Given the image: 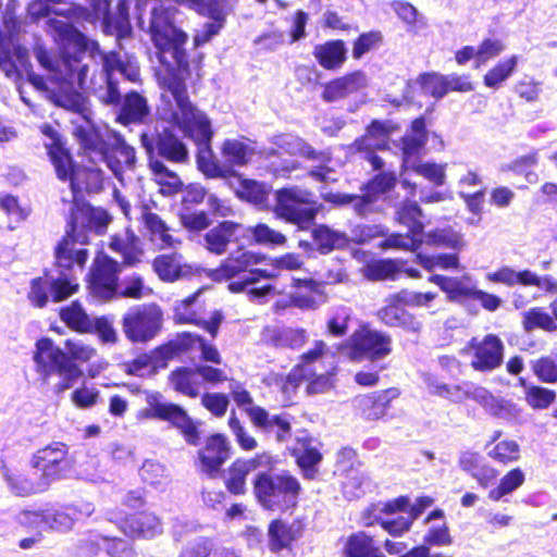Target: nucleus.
<instances>
[{"label": "nucleus", "mask_w": 557, "mask_h": 557, "mask_svg": "<svg viewBox=\"0 0 557 557\" xmlns=\"http://www.w3.org/2000/svg\"><path fill=\"white\" fill-rule=\"evenodd\" d=\"M40 131L47 138L45 147L47 148L50 161L55 169L57 176L59 178H66L69 173L65 165L71 168V157L69 151L63 147L58 132L52 126L44 124L40 127Z\"/></svg>", "instance_id": "37"}, {"label": "nucleus", "mask_w": 557, "mask_h": 557, "mask_svg": "<svg viewBox=\"0 0 557 557\" xmlns=\"http://www.w3.org/2000/svg\"><path fill=\"white\" fill-rule=\"evenodd\" d=\"M368 85L369 79L366 73L355 71L326 83L322 98L327 102L337 101L366 89Z\"/></svg>", "instance_id": "32"}, {"label": "nucleus", "mask_w": 557, "mask_h": 557, "mask_svg": "<svg viewBox=\"0 0 557 557\" xmlns=\"http://www.w3.org/2000/svg\"><path fill=\"white\" fill-rule=\"evenodd\" d=\"M421 210L413 201L405 203L397 211V219L401 224H405L409 234H393L387 237L381 246L383 248H394L401 250H416L422 243L421 232L423 228L420 222Z\"/></svg>", "instance_id": "21"}, {"label": "nucleus", "mask_w": 557, "mask_h": 557, "mask_svg": "<svg viewBox=\"0 0 557 557\" xmlns=\"http://www.w3.org/2000/svg\"><path fill=\"white\" fill-rule=\"evenodd\" d=\"M458 466L483 488L488 487L498 476L497 469L486 463L478 451H462L458 458Z\"/></svg>", "instance_id": "34"}, {"label": "nucleus", "mask_w": 557, "mask_h": 557, "mask_svg": "<svg viewBox=\"0 0 557 557\" xmlns=\"http://www.w3.org/2000/svg\"><path fill=\"white\" fill-rule=\"evenodd\" d=\"M233 454L232 443L224 433H212L205 437L197 449L195 465L208 478H218Z\"/></svg>", "instance_id": "16"}, {"label": "nucleus", "mask_w": 557, "mask_h": 557, "mask_svg": "<svg viewBox=\"0 0 557 557\" xmlns=\"http://www.w3.org/2000/svg\"><path fill=\"white\" fill-rule=\"evenodd\" d=\"M399 302H404L400 293L389 297L388 305L380 312L381 319L391 325H401L412 331L419 330L421 326L420 322L398 306Z\"/></svg>", "instance_id": "46"}, {"label": "nucleus", "mask_w": 557, "mask_h": 557, "mask_svg": "<svg viewBox=\"0 0 557 557\" xmlns=\"http://www.w3.org/2000/svg\"><path fill=\"white\" fill-rule=\"evenodd\" d=\"M325 350H308L286 376V383L297 388L305 383L307 395L326 393L335 387L337 366L334 356L327 360Z\"/></svg>", "instance_id": "6"}, {"label": "nucleus", "mask_w": 557, "mask_h": 557, "mask_svg": "<svg viewBox=\"0 0 557 557\" xmlns=\"http://www.w3.org/2000/svg\"><path fill=\"white\" fill-rule=\"evenodd\" d=\"M425 243L434 246H443L457 251L466 247L463 235L451 227L437 228L425 236Z\"/></svg>", "instance_id": "58"}, {"label": "nucleus", "mask_w": 557, "mask_h": 557, "mask_svg": "<svg viewBox=\"0 0 557 557\" xmlns=\"http://www.w3.org/2000/svg\"><path fill=\"white\" fill-rule=\"evenodd\" d=\"M524 482V471L519 467L512 468L499 479V482L495 487L488 491L487 497L492 502H499L505 496L520 488Z\"/></svg>", "instance_id": "47"}, {"label": "nucleus", "mask_w": 557, "mask_h": 557, "mask_svg": "<svg viewBox=\"0 0 557 557\" xmlns=\"http://www.w3.org/2000/svg\"><path fill=\"white\" fill-rule=\"evenodd\" d=\"M120 265L103 252H99L94 261L89 288L90 293L100 300L111 299L116 290Z\"/></svg>", "instance_id": "25"}, {"label": "nucleus", "mask_w": 557, "mask_h": 557, "mask_svg": "<svg viewBox=\"0 0 557 557\" xmlns=\"http://www.w3.org/2000/svg\"><path fill=\"white\" fill-rule=\"evenodd\" d=\"M320 446L321 443L307 429H300L288 448L289 455L306 480L312 481L318 478L319 465L323 460Z\"/></svg>", "instance_id": "18"}, {"label": "nucleus", "mask_w": 557, "mask_h": 557, "mask_svg": "<svg viewBox=\"0 0 557 557\" xmlns=\"http://www.w3.org/2000/svg\"><path fill=\"white\" fill-rule=\"evenodd\" d=\"M426 140L425 124L422 119H417L411 124L410 133L403 138V173L413 171L435 186H442L446 182V163L418 162L416 154L423 147ZM401 184L414 191L416 186L411 185L406 177Z\"/></svg>", "instance_id": "7"}, {"label": "nucleus", "mask_w": 557, "mask_h": 557, "mask_svg": "<svg viewBox=\"0 0 557 557\" xmlns=\"http://www.w3.org/2000/svg\"><path fill=\"white\" fill-rule=\"evenodd\" d=\"M18 32L15 7L8 3L0 12V69L8 77H18L28 67L27 50L17 42Z\"/></svg>", "instance_id": "8"}, {"label": "nucleus", "mask_w": 557, "mask_h": 557, "mask_svg": "<svg viewBox=\"0 0 557 557\" xmlns=\"http://www.w3.org/2000/svg\"><path fill=\"white\" fill-rule=\"evenodd\" d=\"M249 411L251 425L263 435L273 436L277 443H285L290 438L292 417L287 412L270 414L265 408H252Z\"/></svg>", "instance_id": "27"}, {"label": "nucleus", "mask_w": 557, "mask_h": 557, "mask_svg": "<svg viewBox=\"0 0 557 557\" xmlns=\"http://www.w3.org/2000/svg\"><path fill=\"white\" fill-rule=\"evenodd\" d=\"M361 517L366 527L379 524L384 531L394 537L403 536L411 529L413 523V520L409 515L408 517L398 516L393 519L375 518L373 521H369V508H366L362 511Z\"/></svg>", "instance_id": "52"}, {"label": "nucleus", "mask_w": 557, "mask_h": 557, "mask_svg": "<svg viewBox=\"0 0 557 557\" xmlns=\"http://www.w3.org/2000/svg\"><path fill=\"white\" fill-rule=\"evenodd\" d=\"M196 367H178L169 374V382L173 389L189 398H197L200 394V382L196 379Z\"/></svg>", "instance_id": "44"}, {"label": "nucleus", "mask_w": 557, "mask_h": 557, "mask_svg": "<svg viewBox=\"0 0 557 557\" xmlns=\"http://www.w3.org/2000/svg\"><path fill=\"white\" fill-rule=\"evenodd\" d=\"M200 15L208 16L212 22L206 23L194 35V45L200 47L211 40L223 28L226 12L223 0H175Z\"/></svg>", "instance_id": "22"}, {"label": "nucleus", "mask_w": 557, "mask_h": 557, "mask_svg": "<svg viewBox=\"0 0 557 557\" xmlns=\"http://www.w3.org/2000/svg\"><path fill=\"white\" fill-rule=\"evenodd\" d=\"M251 484L257 503L268 511H293L302 493L300 481L287 470L280 473L261 471Z\"/></svg>", "instance_id": "5"}, {"label": "nucleus", "mask_w": 557, "mask_h": 557, "mask_svg": "<svg viewBox=\"0 0 557 557\" xmlns=\"http://www.w3.org/2000/svg\"><path fill=\"white\" fill-rule=\"evenodd\" d=\"M242 231H244L243 225L224 221L206 234V246L209 251L222 255L233 238L238 239L237 235H242Z\"/></svg>", "instance_id": "39"}, {"label": "nucleus", "mask_w": 557, "mask_h": 557, "mask_svg": "<svg viewBox=\"0 0 557 557\" xmlns=\"http://www.w3.org/2000/svg\"><path fill=\"white\" fill-rule=\"evenodd\" d=\"M389 344L387 335L369 325H362L352 334L350 348H386Z\"/></svg>", "instance_id": "51"}, {"label": "nucleus", "mask_w": 557, "mask_h": 557, "mask_svg": "<svg viewBox=\"0 0 557 557\" xmlns=\"http://www.w3.org/2000/svg\"><path fill=\"white\" fill-rule=\"evenodd\" d=\"M361 467L362 462L358 459V454L354 448L343 447L338 451L336 471L342 478V492L348 498L359 497L363 493V485L368 478Z\"/></svg>", "instance_id": "23"}, {"label": "nucleus", "mask_w": 557, "mask_h": 557, "mask_svg": "<svg viewBox=\"0 0 557 557\" xmlns=\"http://www.w3.org/2000/svg\"><path fill=\"white\" fill-rule=\"evenodd\" d=\"M150 168L162 194L172 195L178 191L182 183L176 174L170 172L164 164L158 160H151Z\"/></svg>", "instance_id": "61"}, {"label": "nucleus", "mask_w": 557, "mask_h": 557, "mask_svg": "<svg viewBox=\"0 0 557 557\" xmlns=\"http://www.w3.org/2000/svg\"><path fill=\"white\" fill-rule=\"evenodd\" d=\"M137 4L139 10L151 4L148 32L161 63L158 73L160 84L164 89L161 100L163 101V95L170 94L171 87L176 84L181 85L186 94L184 79L188 76V61L184 47L188 35L173 23L176 9L165 7L160 0H138Z\"/></svg>", "instance_id": "2"}, {"label": "nucleus", "mask_w": 557, "mask_h": 557, "mask_svg": "<svg viewBox=\"0 0 557 557\" xmlns=\"http://www.w3.org/2000/svg\"><path fill=\"white\" fill-rule=\"evenodd\" d=\"M275 198V214L289 223L297 224L300 228H306L321 208L310 191L298 187L280 189Z\"/></svg>", "instance_id": "11"}, {"label": "nucleus", "mask_w": 557, "mask_h": 557, "mask_svg": "<svg viewBox=\"0 0 557 557\" xmlns=\"http://www.w3.org/2000/svg\"><path fill=\"white\" fill-rule=\"evenodd\" d=\"M342 553L344 557H385L375 537L362 530L346 537Z\"/></svg>", "instance_id": "36"}, {"label": "nucleus", "mask_w": 557, "mask_h": 557, "mask_svg": "<svg viewBox=\"0 0 557 557\" xmlns=\"http://www.w3.org/2000/svg\"><path fill=\"white\" fill-rule=\"evenodd\" d=\"M145 225L149 232L150 240L160 249L173 247L175 239L169 233L166 225L159 219L157 214L145 213Z\"/></svg>", "instance_id": "55"}, {"label": "nucleus", "mask_w": 557, "mask_h": 557, "mask_svg": "<svg viewBox=\"0 0 557 557\" xmlns=\"http://www.w3.org/2000/svg\"><path fill=\"white\" fill-rule=\"evenodd\" d=\"M162 312L156 305L136 306L122 318L125 336L134 344L152 339L160 331Z\"/></svg>", "instance_id": "15"}, {"label": "nucleus", "mask_w": 557, "mask_h": 557, "mask_svg": "<svg viewBox=\"0 0 557 557\" xmlns=\"http://www.w3.org/2000/svg\"><path fill=\"white\" fill-rule=\"evenodd\" d=\"M265 465H271V457L265 453L256 454L248 458H235L225 471L223 483L226 491L235 496L246 494L248 475Z\"/></svg>", "instance_id": "26"}, {"label": "nucleus", "mask_w": 557, "mask_h": 557, "mask_svg": "<svg viewBox=\"0 0 557 557\" xmlns=\"http://www.w3.org/2000/svg\"><path fill=\"white\" fill-rule=\"evenodd\" d=\"M61 319L73 330L81 333L91 332L94 329V320L83 309V307L73 302L61 310Z\"/></svg>", "instance_id": "56"}, {"label": "nucleus", "mask_w": 557, "mask_h": 557, "mask_svg": "<svg viewBox=\"0 0 557 557\" xmlns=\"http://www.w3.org/2000/svg\"><path fill=\"white\" fill-rule=\"evenodd\" d=\"M146 416L170 423L180 432L188 445L197 446L200 444V422L194 420L178 404L154 400L149 403Z\"/></svg>", "instance_id": "17"}, {"label": "nucleus", "mask_w": 557, "mask_h": 557, "mask_svg": "<svg viewBox=\"0 0 557 557\" xmlns=\"http://www.w3.org/2000/svg\"><path fill=\"white\" fill-rule=\"evenodd\" d=\"M391 350H349L348 359L356 363H362L369 370L379 372L386 370L388 363L385 361Z\"/></svg>", "instance_id": "59"}, {"label": "nucleus", "mask_w": 557, "mask_h": 557, "mask_svg": "<svg viewBox=\"0 0 557 557\" xmlns=\"http://www.w3.org/2000/svg\"><path fill=\"white\" fill-rule=\"evenodd\" d=\"M69 176L61 178L62 181H70L71 188L76 198V194L83 190L86 191H98L102 186V174L97 169H74L71 163V168L65 165Z\"/></svg>", "instance_id": "43"}, {"label": "nucleus", "mask_w": 557, "mask_h": 557, "mask_svg": "<svg viewBox=\"0 0 557 557\" xmlns=\"http://www.w3.org/2000/svg\"><path fill=\"white\" fill-rule=\"evenodd\" d=\"M49 24L54 32L55 40L63 47V57L57 59L41 46L36 47L35 58L48 74L41 77L35 73H28V81L36 89L45 92L55 106L77 114V119L73 122L74 135L86 149L96 152L101 160H104L114 175L122 181V169L134 164L135 151L132 147L119 143L117 138H115V147L109 150L104 138L108 131L106 129V134H102L92 124L91 111L81 92L94 88V79L87 82L88 66L82 64L77 57L71 55L72 51L75 53L90 51L94 54L98 50V44L63 20H50Z\"/></svg>", "instance_id": "1"}, {"label": "nucleus", "mask_w": 557, "mask_h": 557, "mask_svg": "<svg viewBox=\"0 0 557 557\" xmlns=\"http://www.w3.org/2000/svg\"><path fill=\"white\" fill-rule=\"evenodd\" d=\"M220 153L224 166L234 171L235 166H245L248 164L256 151L255 147L247 139H226L220 147Z\"/></svg>", "instance_id": "38"}, {"label": "nucleus", "mask_w": 557, "mask_h": 557, "mask_svg": "<svg viewBox=\"0 0 557 557\" xmlns=\"http://www.w3.org/2000/svg\"><path fill=\"white\" fill-rule=\"evenodd\" d=\"M108 0H34L29 3L27 12L32 20L36 21L54 13L61 16H73L94 22L106 17Z\"/></svg>", "instance_id": "10"}, {"label": "nucleus", "mask_w": 557, "mask_h": 557, "mask_svg": "<svg viewBox=\"0 0 557 557\" xmlns=\"http://www.w3.org/2000/svg\"><path fill=\"white\" fill-rule=\"evenodd\" d=\"M102 62L107 83V96L102 99L107 103H114L119 100V91L113 79L115 72H119L131 82H136L139 76V69L135 60L126 54L122 55L116 52L103 54Z\"/></svg>", "instance_id": "28"}, {"label": "nucleus", "mask_w": 557, "mask_h": 557, "mask_svg": "<svg viewBox=\"0 0 557 557\" xmlns=\"http://www.w3.org/2000/svg\"><path fill=\"white\" fill-rule=\"evenodd\" d=\"M51 299L55 302L62 301L78 290V283L75 278L66 275L59 277L49 276Z\"/></svg>", "instance_id": "63"}, {"label": "nucleus", "mask_w": 557, "mask_h": 557, "mask_svg": "<svg viewBox=\"0 0 557 557\" xmlns=\"http://www.w3.org/2000/svg\"><path fill=\"white\" fill-rule=\"evenodd\" d=\"M85 350H35L34 361L36 372L46 381L53 375L61 380L55 385V393L71 388L74 382L83 375L76 360Z\"/></svg>", "instance_id": "9"}, {"label": "nucleus", "mask_w": 557, "mask_h": 557, "mask_svg": "<svg viewBox=\"0 0 557 557\" xmlns=\"http://www.w3.org/2000/svg\"><path fill=\"white\" fill-rule=\"evenodd\" d=\"M396 129L391 122H373L367 131V134L356 143L358 150L367 153V159L374 169H381V159L374 156L373 150H381L387 146L389 135Z\"/></svg>", "instance_id": "31"}, {"label": "nucleus", "mask_w": 557, "mask_h": 557, "mask_svg": "<svg viewBox=\"0 0 557 557\" xmlns=\"http://www.w3.org/2000/svg\"><path fill=\"white\" fill-rule=\"evenodd\" d=\"M306 522L304 518H295L288 521L276 517L267 528L268 549L271 554L278 555L282 552H293L296 543L304 536Z\"/></svg>", "instance_id": "20"}, {"label": "nucleus", "mask_w": 557, "mask_h": 557, "mask_svg": "<svg viewBox=\"0 0 557 557\" xmlns=\"http://www.w3.org/2000/svg\"><path fill=\"white\" fill-rule=\"evenodd\" d=\"M242 236L252 238L256 244L265 246H282L286 243V237L282 233L260 223L253 227H244Z\"/></svg>", "instance_id": "57"}, {"label": "nucleus", "mask_w": 557, "mask_h": 557, "mask_svg": "<svg viewBox=\"0 0 557 557\" xmlns=\"http://www.w3.org/2000/svg\"><path fill=\"white\" fill-rule=\"evenodd\" d=\"M139 239L131 232H126L123 238L115 236L110 247L123 255L125 262L134 264L140 260L141 249L138 246Z\"/></svg>", "instance_id": "60"}, {"label": "nucleus", "mask_w": 557, "mask_h": 557, "mask_svg": "<svg viewBox=\"0 0 557 557\" xmlns=\"http://www.w3.org/2000/svg\"><path fill=\"white\" fill-rule=\"evenodd\" d=\"M30 462L39 470L41 478L46 479L48 487L52 482L64 479L73 467L69 445L58 441L35 450Z\"/></svg>", "instance_id": "14"}, {"label": "nucleus", "mask_w": 557, "mask_h": 557, "mask_svg": "<svg viewBox=\"0 0 557 557\" xmlns=\"http://www.w3.org/2000/svg\"><path fill=\"white\" fill-rule=\"evenodd\" d=\"M148 113V108L144 98L137 94L126 96L120 119L125 122L141 121Z\"/></svg>", "instance_id": "64"}, {"label": "nucleus", "mask_w": 557, "mask_h": 557, "mask_svg": "<svg viewBox=\"0 0 557 557\" xmlns=\"http://www.w3.org/2000/svg\"><path fill=\"white\" fill-rule=\"evenodd\" d=\"M231 177H233L235 182H230V186L235 190L238 198L261 209L268 207L269 196L272 190L270 185L245 178L235 172Z\"/></svg>", "instance_id": "35"}, {"label": "nucleus", "mask_w": 557, "mask_h": 557, "mask_svg": "<svg viewBox=\"0 0 557 557\" xmlns=\"http://www.w3.org/2000/svg\"><path fill=\"white\" fill-rule=\"evenodd\" d=\"M196 300V295L182 300L175 307V319L178 322L201 324L202 327L214 337L218 329L223 321V314L220 311H214L209 320H201L197 318L196 312L190 310L191 304Z\"/></svg>", "instance_id": "42"}, {"label": "nucleus", "mask_w": 557, "mask_h": 557, "mask_svg": "<svg viewBox=\"0 0 557 557\" xmlns=\"http://www.w3.org/2000/svg\"><path fill=\"white\" fill-rule=\"evenodd\" d=\"M395 183L394 173H382L368 184L363 196L329 193L323 195V199L335 205L352 203L357 213L366 214L370 211L369 206L389 190Z\"/></svg>", "instance_id": "24"}, {"label": "nucleus", "mask_w": 557, "mask_h": 557, "mask_svg": "<svg viewBox=\"0 0 557 557\" xmlns=\"http://www.w3.org/2000/svg\"><path fill=\"white\" fill-rule=\"evenodd\" d=\"M518 62L519 57L516 54L499 60L484 75V85L493 89L499 88L515 73Z\"/></svg>", "instance_id": "48"}, {"label": "nucleus", "mask_w": 557, "mask_h": 557, "mask_svg": "<svg viewBox=\"0 0 557 557\" xmlns=\"http://www.w3.org/2000/svg\"><path fill=\"white\" fill-rule=\"evenodd\" d=\"M178 351L180 350H152V354H141L133 360L125 361L123 367L128 375L141 376L146 372L156 373L159 368H164L166 366L165 361L160 364L157 362V357L154 356L156 352H163L162 358L169 359Z\"/></svg>", "instance_id": "45"}, {"label": "nucleus", "mask_w": 557, "mask_h": 557, "mask_svg": "<svg viewBox=\"0 0 557 557\" xmlns=\"http://www.w3.org/2000/svg\"><path fill=\"white\" fill-rule=\"evenodd\" d=\"M263 257L251 251H244L238 257L227 258L219 269L211 270L208 275L213 281H228L242 273H246L245 277L237 281H232L228 284V290L232 293H240L247 286L252 285L259 281L260 277H272L273 274L261 269H250L253 265L261 263Z\"/></svg>", "instance_id": "12"}, {"label": "nucleus", "mask_w": 557, "mask_h": 557, "mask_svg": "<svg viewBox=\"0 0 557 557\" xmlns=\"http://www.w3.org/2000/svg\"><path fill=\"white\" fill-rule=\"evenodd\" d=\"M313 55L318 63L325 70H338L347 59V49L342 40H330L317 45Z\"/></svg>", "instance_id": "41"}, {"label": "nucleus", "mask_w": 557, "mask_h": 557, "mask_svg": "<svg viewBox=\"0 0 557 557\" xmlns=\"http://www.w3.org/2000/svg\"><path fill=\"white\" fill-rule=\"evenodd\" d=\"M391 5L398 18L406 24L409 33L417 35L425 28L426 22L423 15L410 2L398 0L392 2Z\"/></svg>", "instance_id": "50"}, {"label": "nucleus", "mask_w": 557, "mask_h": 557, "mask_svg": "<svg viewBox=\"0 0 557 557\" xmlns=\"http://www.w3.org/2000/svg\"><path fill=\"white\" fill-rule=\"evenodd\" d=\"M153 269L158 276L165 282H174L196 272L193 265L183 263L182 257L178 255H162L156 258Z\"/></svg>", "instance_id": "40"}, {"label": "nucleus", "mask_w": 557, "mask_h": 557, "mask_svg": "<svg viewBox=\"0 0 557 557\" xmlns=\"http://www.w3.org/2000/svg\"><path fill=\"white\" fill-rule=\"evenodd\" d=\"M295 290L289 296V305L304 310H315L325 300L324 285L312 278L294 280Z\"/></svg>", "instance_id": "33"}, {"label": "nucleus", "mask_w": 557, "mask_h": 557, "mask_svg": "<svg viewBox=\"0 0 557 557\" xmlns=\"http://www.w3.org/2000/svg\"><path fill=\"white\" fill-rule=\"evenodd\" d=\"M430 281L436 284L444 293L447 294L451 300L461 297L473 296L474 288L470 285V277L463 276L462 278L447 277L443 275H433Z\"/></svg>", "instance_id": "49"}, {"label": "nucleus", "mask_w": 557, "mask_h": 557, "mask_svg": "<svg viewBox=\"0 0 557 557\" xmlns=\"http://www.w3.org/2000/svg\"><path fill=\"white\" fill-rule=\"evenodd\" d=\"M227 425L242 450L251 451L258 447V441L249 434L234 409L230 413Z\"/></svg>", "instance_id": "62"}, {"label": "nucleus", "mask_w": 557, "mask_h": 557, "mask_svg": "<svg viewBox=\"0 0 557 557\" xmlns=\"http://www.w3.org/2000/svg\"><path fill=\"white\" fill-rule=\"evenodd\" d=\"M113 522L117 529L132 540L152 539L162 532L160 519L149 510L128 512L119 509L114 512Z\"/></svg>", "instance_id": "19"}, {"label": "nucleus", "mask_w": 557, "mask_h": 557, "mask_svg": "<svg viewBox=\"0 0 557 557\" xmlns=\"http://www.w3.org/2000/svg\"><path fill=\"white\" fill-rule=\"evenodd\" d=\"M110 221V215L101 208H94L86 203L76 205L72 212L71 232L66 233L55 248L58 265L66 270L82 271L88 259L85 246L88 245L89 238L85 230L100 234Z\"/></svg>", "instance_id": "4"}, {"label": "nucleus", "mask_w": 557, "mask_h": 557, "mask_svg": "<svg viewBox=\"0 0 557 557\" xmlns=\"http://www.w3.org/2000/svg\"><path fill=\"white\" fill-rule=\"evenodd\" d=\"M488 457L500 466H509L520 460L521 448L515 440L498 441L487 453Z\"/></svg>", "instance_id": "54"}, {"label": "nucleus", "mask_w": 557, "mask_h": 557, "mask_svg": "<svg viewBox=\"0 0 557 557\" xmlns=\"http://www.w3.org/2000/svg\"><path fill=\"white\" fill-rule=\"evenodd\" d=\"M0 472L8 488L16 496L26 497L49 490L35 466L22 460H1Z\"/></svg>", "instance_id": "13"}, {"label": "nucleus", "mask_w": 557, "mask_h": 557, "mask_svg": "<svg viewBox=\"0 0 557 557\" xmlns=\"http://www.w3.org/2000/svg\"><path fill=\"white\" fill-rule=\"evenodd\" d=\"M399 395L400 392L396 387L370 392L355 398L356 408L363 420L379 421L388 414L392 403Z\"/></svg>", "instance_id": "29"}, {"label": "nucleus", "mask_w": 557, "mask_h": 557, "mask_svg": "<svg viewBox=\"0 0 557 557\" xmlns=\"http://www.w3.org/2000/svg\"><path fill=\"white\" fill-rule=\"evenodd\" d=\"M160 114L198 145L197 166L207 178H230L234 175V171L224 166L223 161L219 162L215 159L210 148L213 136L210 121L203 112L191 104L181 85L172 86L170 94L163 95Z\"/></svg>", "instance_id": "3"}, {"label": "nucleus", "mask_w": 557, "mask_h": 557, "mask_svg": "<svg viewBox=\"0 0 557 557\" xmlns=\"http://www.w3.org/2000/svg\"><path fill=\"white\" fill-rule=\"evenodd\" d=\"M67 517L64 512L47 506L37 509H22L15 517L18 528L24 531L38 530L40 528H48L58 530L65 524Z\"/></svg>", "instance_id": "30"}, {"label": "nucleus", "mask_w": 557, "mask_h": 557, "mask_svg": "<svg viewBox=\"0 0 557 557\" xmlns=\"http://www.w3.org/2000/svg\"><path fill=\"white\" fill-rule=\"evenodd\" d=\"M157 149L159 154L173 162H184L188 158L185 145L165 131L158 136Z\"/></svg>", "instance_id": "53"}]
</instances>
